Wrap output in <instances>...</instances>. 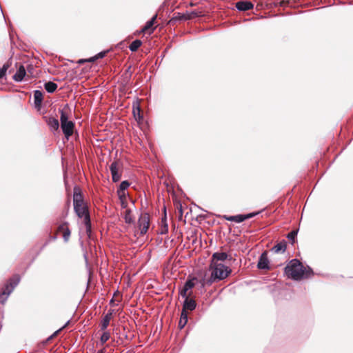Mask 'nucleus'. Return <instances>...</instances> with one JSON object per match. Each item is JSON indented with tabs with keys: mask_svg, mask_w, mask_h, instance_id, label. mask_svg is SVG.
Listing matches in <instances>:
<instances>
[{
	"mask_svg": "<svg viewBox=\"0 0 353 353\" xmlns=\"http://www.w3.org/2000/svg\"><path fill=\"white\" fill-rule=\"evenodd\" d=\"M210 268L212 269L211 276L207 280L203 279L199 281L201 288H204L205 285H212L216 279L223 280L225 279L232 271L228 266L223 265L222 263L210 264Z\"/></svg>",
	"mask_w": 353,
	"mask_h": 353,
	"instance_id": "nucleus-1",
	"label": "nucleus"
},
{
	"mask_svg": "<svg viewBox=\"0 0 353 353\" xmlns=\"http://www.w3.org/2000/svg\"><path fill=\"white\" fill-rule=\"evenodd\" d=\"M285 272L293 279L300 280L303 278H307L312 273V270L311 269L308 271L306 270L302 263L298 259H294L291 260L285 268Z\"/></svg>",
	"mask_w": 353,
	"mask_h": 353,
	"instance_id": "nucleus-2",
	"label": "nucleus"
},
{
	"mask_svg": "<svg viewBox=\"0 0 353 353\" xmlns=\"http://www.w3.org/2000/svg\"><path fill=\"white\" fill-rule=\"evenodd\" d=\"M70 108L68 104H65L62 110H59V112L61 114V128L67 139H68L69 137L72 134L74 128V122L68 120V112Z\"/></svg>",
	"mask_w": 353,
	"mask_h": 353,
	"instance_id": "nucleus-3",
	"label": "nucleus"
},
{
	"mask_svg": "<svg viewBox=\"0 0 353 353\" xmlns=\"http://www.w3.org/2000/svg\"><path fill=\"white\" fill-rule=\"evenodd\" d=\"M20 282V277L19 275H14L10 278L5 284L2 289V292L0 294V302L3 304L7 300L8 296L12 293L14 289Z\"/></svg>",
	"mask_w": 353,
	"mask_h": 353,
	"instance_id": "nucleus-4",
	"label": "nucleus"
},
{
	"mask_svg": "<svg viewBox=\"0 0 353 353\" xmlns=\"http://www.w3.org/2000/svg\"><path fill=\"white\" fill-rule=\"evenodd\" d=\"M75 213L79 218H83V222L88 236L91 234V221L88 206L84 204L77 208H74Z\"/></svg>",
	"mask_w": 353,
	"mask_h": 353,
	"instance_id": "nucleus-5",
	"label": "nucleus"
},
{
	"mask_svg": "<svg viewBox=\"0 0 353 353\" xmlns=\"http://www.w3.org/2000/svg\"><path fill=\"white\" fill-rule=\"evenodd\" d=\"M138 225L140 228V234H145L150 225V216L148 213H143L140 215L138 220Z\"/></svg>",
	"mask_w": 353,
	"mask_h": 353,
	"instance_id": "nucleus-6",
	"label": "nucleus"
},
{
	"mask_svg": "<svg viewBox=\"0 0 353 353\" xmlns=\"http://www.w3.org/2000/svg\"><path fill=\"white\" fill-rule=\"evenodd\" d=\"M194 281H197L196 278L192 279H188L183 285V288L179 291V294L182 297H186L187 296H191V292L188 294V292L192 290L195 286Z\"/></svg>",
	"mask_w": 353,
	"mask_h": 353,
	"instance_id": "nucleus-7",
	"label": "nucleus"
},
{
	"mask_svg": "<svg viewBox=\"0 0 353 353\" xmlns=\"http://www.w3.org/2000/svg\"><path fill=\"white\" fill-rule=\"evenodd\" d=\"M232 259V257L230 255H228L226 252H216L213 253L212 256L211 264L221 263L222 261L227 260L231 261Z\"/></svg>",
	"mask_w": 353,
	"mask_h": 353,
	"instance_id": "nucleus-8",
	"label": "nucleus"
},
{
	"mask_svg": "<svg viewBox=\"0 0 353 353\" xmlns=\"http://www.w3.org/2000/svg\"><path fill=\"white\" fill-rule=\"evenodd\" d=\"M73 205L74 208H77L84 205L83 195L79 192V189L77 187H74V188Z\"/></svg>",
	"mask_w": 353,
	"mask_h": 353,
	"instance_id": "nucleus-9",
	"label": "nucleus"
},
{
	"mask_svg": "<svg viewBox=\"0 0 353 353\" xmlns=\"http://www.w3.org/2000/svg\"><path fill=\"white\" fill-rule=\"evenodd\" d=\"M119 163L114 161L110 165V170L112 174V179L113 182H118L121 177V174L119 173L118 168Z\"/></svg>",
	"mask_w": 353,
	"mask_h": 353,
	"instance_id": "nucleus-10",
	"label": "nucleus"
},
{
	"mask_svg": "<svg viewBox=\"0 0 353 353\" xmlns=\"http://www.w3.org/2000/svg\"><path fill=\"white\" fill-rule=\"evenodd\" d=\"M257 268L260 270H269V260L266 252H263L258 261Z\"/></svg>",
	"mask_w": 353,
	"mask_h": 353,
	"instance_id": "nucleus-11",
	"label": "nucleus"
},
{
	"mask_svg": "<svg viewBox=\"0 0 353 353\" xmlns=\"http://www.w3.org/2000/svg\"><path fill=\"white\" fill-rule=\"evenodd\" d=\"M58 231L63 233V238L65 242L69 241L70 236V230L68 228V223L64 222L58 227Z\"/></svg>",
	"mask_w": 353,
	"mask_h": 353,
	"instance_id": "nucleus-12",
	"label": "nucleus"
},
{
	"mask_svg": "<svg viewBox=\"0 0 353 353\" xmlns=\"http://www.w3.org/2000/svg\"><path fill=\"white\" fill-rule=\"evenodd\" d=\"M189 296H187L186 297H184L185 300L183 301L182 310H184L186 312H187V310L193 311L196 308V301L192 299H190Z\"/></svg>",
	"mask_w": 353,
	"mask_h": 353,
	"instance_id": "nucleus-13",
	"label": "nucleus"
},
{
	"mask_svg": "<svg viewBox=\"0 0 353 353\" xmlns=\"http://www.w3.org/2000/svg\"><path fill=\"white\" fill-rule=\"evenodd\" d=\"M157 14H155L149 21H148L146 22L145 25L141 29V32H146L148 31H150V34L152 33L154 30V28H153V26L157 19Z\"/></svg>",
	"mask_w": 353,
	"mask_h": 353,
	"instance_id": "nucleus-14",
	"label": "nucleus"
},
{
	"mask_svg": "<svg viewBox=\"0 0 353 353\" xmlns=\"http://www.w3.org/2000/svg\"><path fill=\"white\" fill-rule=\"evenodd\" d=\"M26 74L25 67L22 65H21L19 68L17 69L16 73L13 76V79L15 81L21 82L23 81V78L25 77Z\"/></svg>",
	"mask_w": 353,
	"mask_h": 353,
	"instance_id": "nucleus-15",
	"label": "nucleus"
},
{
	"mask_svg": "<svg viewBox=\"0 0 353 353\" xmlns=\"http://www.w3.org/2000/svg\"><path fill=\"white\" fill-rule=\"evenodd\" d=\"M253 4L250 1H238L236 3V8L239 11H247L253 8Z\"/></svg>",
	"mask_w": 353,
	"mask_h": 353,
	"instance_id": "nucleus-16",
	"label": "nucleus"
},
{
	"mask_svg": "<svg viewBox=\"0 0 353 353\" xmlns=\"http://www.w3.org/2000/svg\"><path fill=\"white\" fill-rule=\"evenodd\" d=\"M34 103L36 108H40L43 101V93L39 90L34 91Z\"/></svg>",
	"mask_w": 353,
	"mask_h": 353,
	"instance_id": "nucleus-17",
	"label": "nucleus"
},
{
	"mask_svg": "<svg viewBox=\"0 0 353 353\" xmlns=\"http://www.w3.org/2000/svg\"><path fill=\"white\" fill-rule=\"evenodd\" d=\"M112 312H108L104 316V317L103 318V320L101 321V330H106V328L109 325L110 321L111 318H112Z\"/></svg>",
	"mask_w": 353,
	"mask_h": 353,
	"instance_id": "nucleus-18",
	"label": "nucleus"
},
{
	"mask_svg": "<svg viewBox=\"0 0 353 353\" xmlns=\"http://www.w3.org/2000/svg\"><path fill=\"white\" fill-rule=\"evenodd\" d=\"M48 125L52 131H57L59 127V123L58 119L50 117L48 120Z\"/></svg>",
	"mask_w": 353,
	"mask_h": 353,
	"instance_id": "nucleus-19",
	"label": "nucleus"
},
{
	"mask_svg": "<svg viewBox=\"0 0 353 353\" xmlns=\"http://www.w3.org/2000/svg\"><path fill=\"white\" fill-rule=\"evenodd\" d=\"M286 250V243L285 241L280 242L275 245L272 248V251L274 253H283Z\"/></svg>",
	"mask_w": 353,
	"mask_h": 353,
	"instance_id": "nucleus-20",
	"label": "nucleus"
},
{
	"mask_svg": "<svg viewBox=\"0 0 353 353\" xmlns=\"http://www.w3.org/2000/svg\"><path fill=\"white\" fill-rule=\"evenodd\" d=\"M117 194L120 200L121 206L123 209H126L128 207V203L126 201V194L121 191H117Z\"/></svg>",
	"mask_w": 353,
	"mask_h": 353,
	"instance_id": "nucleus-21",
	"label": "nucleus"
},
{
	"mask_svg": "<svg viewBox=\"0 0 353 353\" xmlns=\"http://www.w3.org/2000/svg\"><path fill=\"white\" fill-rule=\"evenodd\" d=\"M188 322V312L186 311L182 310L181 314L180 320L179 322V327L180 329H182L185 327Z\"/></svg>",
	"mask_w": 353,
	"mask_h": 353,
	"instance_id": "nucleus-22",
	"label": "nucleus"
},
{
	"mask_svg": "<svg viewBox=\"0 0 353 353\" xmlns=\"http://www.w3.org/2000/svg\"><path fill=\"white\" fill-rule=\"evenodd\" d=\"M57 84L52 81H48L44 84V88L48 93H53L57 90Z\"/></svg>",
	"mask_w": 353,
	"mask_h": 353,
	"instance_id": "nucleus-23",
	"label": "nucleus"
},
{
	"mask_svg": "<svg viewBox=\"0 0 353 353\" xmlns=\"http://www.w3.org/2000/svg\"><path fill=\"white\" fill-rule=\"evenodd\" d=\"M124 220L125 222L128 224H131L134 223V219L132 215V210L130 209H125V211L124 212Z\"/></svg>",
	"mask_w": 353,
	"mask_h": 353,
	"instance_id": "nucleus-24",
	"label": "nucleus"
},
{
	"mask_svg": "<svg viewBox=\"0 0 353 353\" xmlns=\"http://www.w3.org/2000/svg\"><path fill=\"white\" fill-rule=\"evenodd\" d=\"M226 220L230 221H234L236 223H241L245 221L243 214H238L235 216H230L225 218Z\"/></svg>",
	"mask_w": 353,
	"mask_h": 353,
	"instance_id": "nucleus-25",
	"label": "nucleus"
},
{
	"mask_svg": "<svg viewBox=\"0 0 353 353\" xmlns=\"http://www.w3.org/2000/svg\"><path fill=\"white\" fill-rule=\"evenodd\" d=\"M141 44L142 41L141 40L136 39L131 43V44L129 46V49L132 52H135L139 49Z\"/></svg>",
	"mask_w": 353,
	"mask_h": 353,
	"instance_id": "nucleus-26",
	"label": "nucleus"
},
{
	"mask_svg": "<svg viewBox=\"0 0 353 353\" xmlns=\"http://www.w3.org/2000/svg\"><path fill=\"white\" fill-rule=\"evenodd\" d=\"M192 19V16H188V14H181V13H179L178 12L177 13V16L173 17L171 20H170V22L171 21H182V20H188V19Z\"/></svg>",
	"mask_w": 353,
	"mask_h": 353,
	"instance_id": "nucleus-27",
	"label": "nucleus"
},
{
	"mask_svg": "<svg viewBox=\"0 0 353 353\" xmlns=\"http://www.w3.org/2000/svg\"><path fill=\"white\" fill-rule=\"evenodd\" d=\"M298 230H294L288 234L287 238L292 242L293 244L295 242L296 237L297 236Z\"/></svg>",
	"mask_w": 353,
	"mask_h": 353,
	"instance_id": "nucleus-28",
	"label": "nucleus"
},
{
	"mask_svg": "<svg viewBox=\"0 0 353 353\" xmlns=\"http://www.w3.org/2000/svg\"><path fill=\"white\" fill-rule=\"evenodd\" d=\"M130 185V184L128 181H123L121 183L119 188L117 190V191H121L123 192H125V190L128 189Z\"/></svg>",
	"mask_w": 353,
	"mask_h": 353,
	"instance_id": "nucleus-29",
	"label": "nucleus"
},
{
	"mask_svg": "<svg viewBox=\"0 0 353 353\" xmlns=\"http://www.w3.org/2000/svg\"><path fill=\"white\" fill-rule=\"evenodd\" d=\"M110 337V334L108 332H104L100 338V341L102 344H104L106 341L109 340Z\"/></svg>",
	"mask_w": 353,
	"mask_h": 353,
	"instance_id": "nucleus-30",
	"label": "nucleus"
},
{
	"mask_svg": "<svg viewBox=\"0 0 353 353\" xmlns=\"http://www.w3.org/2000/svg\"><path fill=\"white\" fill-rule=\"evenodd\" d=\"M9 68V65L8 63L3 64L2 68H0V79L4 77L6 74V72Z\"/></svg>",
	"mask_w": 353,
	"mask_h": 353,
	"instance_id": "nucleus-31",
	"label": "nucleus"
},
{
	"mask_svg": "<svg viewBox=\"0 0 353 353\" xmlns=\"http://www.w3.org/2000/svg\"><path fill=\"white\" fill-rule=\"evenodd\" d=\"M259 213H260V212H251V213H249V214H243V216H244L245 220H246V219L254 217L255 216H256Z\"/></svg>",
	"mask_w": 353,
	"mask_h": 353,
	"instance_id": "nucleus-32",
	"label": "nucleus"
},
{
	"mask_svg": "<svg viewBox=\"0 0 353 353\" xmlns=\"http://www.w3.org/2000/svg\"><path fill=\"white\" fill-rule=\"evenodd\" d=\"M168 225L167 223H165V225H161V231H160V234H165L166 233H168Z\"/></svg>",
	"mask_w": 353,
	"mask_h": 353,
	"instance_id": "nucleus-33",
	"label": "nucleus"
},
{
	"mask_svg": "<svg viewBox=\"0 0 353 353\" xmlns=\"http://www.w3.org/2000/svg\"><path fill=\"white\" fill-rule=\"evenodd\" d=\"M107 53V51H102L96 54V57H97V59L103 58Z\"/></svg>",
	"mask_w": 353,
	"mask_h": 353,
	"instance_id": "nucleus-34",
	"label": "nucleus"
},
{
	"mask_svg": "<svg viewBox=\"0 0 353 353\" xmlns=\"http://www.w3.org/2000/svg\"><path fill=\"white\" fill-rule=\"evenodd\" d=\"M69 322H70V321H68L65 323V324L62 327H61L60 329H59L58 330H57V331L53 334V335H52V336H50V338H52V336H54L57 335V334H58V333H59L61 330H63V328H65V327L68 325Z\"/></svg>",
	"mask_w": 353,
	"mask_h": 353,
	"instance_id": "nucleus-35",
	"label": "nucleus"
},
{
	"mask_svg": "<svg viewBox=\"0 0 353 353\" xmlns=\"http://www.w3.org/2000/svg\"><path fill=\"white\" fill-rule=\"evenodd\" d=\"M188 16H192V18H194V17H198L199 14L196 12L193 11V12H191L190 13H188Z\"/></svg>",
	"mask_w": 353,
	"mask_h": 353,
	"instance_id": "nucleus-36",
	"label": "nucleus"
},
{
	"mask_svg": "<svg viewBox=\"0 0 353 353\" xmlns=\"http://www.w3.org/2000/svg\"><path fill=\"white\" fill-rule=\"evenodd\" d=\"M96 60H97V57H96V56H94V57H92L88 59L87 62H94Z\"/></svg>",
	"mask_w": 353,
	"mask_h": 353,
	"instance_id": "nucleus-37",
	"label": "nucleus"
},
{
	"mask_svg": "<svg viewBox=\"0 0 353 353\" xmlns=\"http://www.w3.org/2000/svg\"><path fill=\"white\" fill-rule=\"evenodd\" d=\"M165 223H167V217H166V214L165 213V215L163 217H162L161 219V224L162 225H165Z\"/></svg>",
	"mask_w": 353,
	"mask_h": 353,
	"instance_id": "nucleus-38",
	"label": "nucleus"
},
{
	"mask_svg": "<svg viewBox=\"0 0 353 353\" xmlns=\"http://www.w3.org/2000/svg\"><path fill=\"white\" fill-rule=\"evenodd\" d=\"M85 62H87V59H79V60L78 61V63H79V64H82V63H85Z\"/></svg>",
	"mask_w": 353,
	"mask_h": 353,
	"instance_id": "nucleus-39",
	"label": "nucleus"
},
{
	"mask_svg": "<svg viewBox=\"0 0 353 353\" xmlns=\"http://www.w3.org/2000/svg\"><path fill=\"white\" fill-rule=\"evenodd\" d=\"M137 114H138L139 118L142 117L141 116V114H140V108H139V106H137Z\"/></svg>",
	"mask_w": 353,
	"mask_h": 353,
	"instance_id": "nucleus-40",
	"label": "nucleus"
},
{
	"mask_svg": "<svg viewBox=\"0 0 353 353\" xmlns=\"http://www.w3.org/2000/svg\"><path fill=\"white\" fill-rule=\"evenodd\" d=\"M97 353H105L103 350H99Z\"/></svg>",
	"mask_w": 353,
	"mask_h": 353,
	"instance_id": "nucleus-41",
	"label": "nucleus"
},
{
	"mask_svg": "<svg viewBox=\"0 0 353 353\" xmlns=\"http://www.w3.org/2000/svg\"><path fill=\"white\" fill-rule=\"evenodd\" d=\"M179 212H180V213H181V215H182V213H183V212H182V208H181V207H180V208H179Z\"/></svg>",
	"mask_w": 353,
	"mask_h": 353,
	"instance_id": "nucleus-42",
	"label": "nucleus"
},
{
	"mask_svg": "<svg viewBox=\"0 0 353 353\" xmlns=\"http://www.w3.org/2000/svg\"><path fill=\"white\" fill-rule=\"evenodd\" d=\"M133 113H134V117H136V112H135V110H134V111H133Z\"/></svg>",
	"mask_w": 353,
	"mask_h": 353,
	"instance_id": "nucleus-43",
	"label": "nucleus"
},
{
	"mask_svg": "<svg viewBox=\"0 0 353 353\" xmlns=\"http://www.w3.org/2000/svg\"><path fill=\"white\" fill-rule=\"evenodd\" d=\"M130 67L128 68V69L127 70L128 72H130Z\"/></svg>",
	"mask_w": 353,
	"mask_h": 353,
	"instance_id": "nucleus-44",
	"label": "nucleus"
}]
</instances>
